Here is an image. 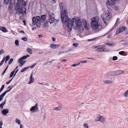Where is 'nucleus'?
<instances>
[{
    "label": "nucleus",
    "mask_w": 128,
    "mask_h": 128,
    "mask_svg": "<svg viewBox=\"0 0 128 128\" xmlns=\"http://www.w3.org/2000/svg\"><path fill=\"white\" fill-rule=\"evenodd\" d=\"M54 110H61V108L60 107H55L54 108Z\"/></svg>",
    "instance_id": "27"
},
{
    "label": "nucleus",
    "mask_w": 128,
    "mask_h": 128,
    "mask_svg": "<svg viewBox=\"0 0 128 128\" xmlns=\"http://www.w3.org/2000/svg\"><path fill=\"white\" fill-rule=\"evenodd\" d=\"M126 29L127 28L124 26H121L117 30L116 32V34H118L126 30Z\"/></svg>",
    "instance_id": "8"
},
{
    "label": "nucleus",
    "mask_w": 128,
    "mask_h": 128,
    "mask_svg": "<svg viewBox=\"0 0 128 128\" xmlns=\"http://www.w3.org/2000/svg\"><path fill=\"white\" fill-rule=\"evenodd\" d=\"M2 121H0V126L2 127Z\"/></svg>",
    "instance_id": "52"
},
{
    "label": "nucleus",
    "mask_w": 128,
    "mask_h": 128,
    "mask_svg": "<svg viewBox=\"0 0 128 128\" xmlns=\"http://www.w3.org/2000/svg\"><path fill=\"white\" fill-rule=\"evenodd\" d=\"M80 63H78V64H74L71 65V66L73 67H75L76 66H77L78 65H79Z\"/></svg>",
    "instance_id": "33"
},
{
    "label": "nucleus",
    "mask_w": 128,
    "mask_h": 128,
    "mask_svg": "<svg viewBox=\"0 0 128 128\" xmlns=\"http://www.w3.org/2000/svg\"><path fill=\"white\" fill-rule=\"evenodd\" d=\"M9 0H4V4H7L9 2Z\"/></svg>",
    "instance_id": "34"
},
{
    "label": "nucleus",
    "mask_w": 128,
    "mask_h": 128,
    "mask_svg": "<svg viewBox=\"0 0 128 128\" xmlns=\"http://www.w3.org/2000/svg\"><path fill=\"white\" fill-rule=\"evenodd\" d=\"M104 48V46H96L95 48H97L96 51L98 52H108V49Z\"/></svg>",
    "instance_id": "6"
},
{
    "label": "nucleus",
    "mask_w": 128,
    "mask_h": 128,
    "mask_svg": "<svg viewBox=\"0 0 128 128\" xmlns=\"http://www.w3.org/2000/svg\"><path fill=\"white\" fill-rule=\"evenodd\" d=\"M33 74H32L30 76V80L28 82V83L29 84H30L32 82L34 81V79L32 78Z\"/></svg>",
    "instance_id": "17"
},
{
    "label": "nucleus",
    "mask_w": 128,
    "mask_h": 128,
    "mask_svg": "<svg viewBox=\"0 0 128 128\" xmlns=\"http://www.w3.org/2000/svg\"><path fill=\"white\" fill-rule=\"evenodd\" d=\"M30 56V55H27L26 56H24L21 58V60L25 59L26 58Z\"/></svg>",
    "instance_id": "20"
},
{
    "label": "nucleus",
    "mask_w": 128,
    "mask_h": 128,
    "mask_svg": "<svg viewBox=\"0 0 128 128\" xmlns=\"http://www.w3.org/2000/svg\"><path fill=\"white\" fill-rule=\"evenodd\" d=\"M124 73L122 70H117L116 71L110 72H109V74L112 76H117L122 74Z\"/></svg>",
    "instance_id": "7"
},
{
    "label": "nucleus",
    "mask_w": 128,
    "mask_h": 128,
    "mask_svg": "<svg viewBox=\"0 0 128 128\" xmlns=\"http://www.w3.org/2000/svg\"><path fill=\"white\" fill-rule=\"evenodd\" d=\"M21 60V58H20L18 60V62L20 63L21 65H20V66H22L23 64H24L26 62V60Z\"/></svg>",
    "instance_id": "15"
},
{
    "label": "nucleus",
    "mask_w": 128,
    "mask_h": 128,
    "mask_svg": "<svg viewBox=\"0 0 128 128\" xmlns=\"http://www.w3.org/2000/svg\"><path fill=\"white\" fill-rule=\"evenodd\" d=\"M3 115H5L9 112V110L8 109H4L1 112Z\"/></svg>",
    "instance_id": "14"
},
{
    "label": "nucleus",
    "mask_w": 128,
    "mask_h": 128,
    "mask_svg": "<svg viewBox=\"0 0 128 128\" xmlns=\"http://www.w3.org/2000/svg\"><path fill=\"white\" fill-rule=\"evenodd\" d=\"M128 90L126 92L124 93L123 94V95L125 96L126 97H127L128 96Z\"/></svg>",
    "instance_id": "25"
},
{
    "label": "nucleus",
    "mask_w": 128,
    "mask_h": 128,
    "mask_svg": "<svg viewBox=\"0 0 128 128\" xmlns=\"http://www.w3.org/2000/svg\"><path fill=\"white\" fill-rule=\"evenodd\" d=\"M27 51L29 53L31 54L32 53V50L30 48H28L27 49Z\"/></svg>",
    "instance_id": "21"
},
{
    "label": "nucleus",
    "mask_w": 128,
    "mask_h": 128,
    "mask_svg": "<svg viewBox=\"0 0 128 128\" xmlns=\"http://www.w3.org/2000/svg\"><path fill=\"white\" fill-rule=\"evenodd\" d=\"M23 22L24 23V25H25L26 24V21L25 20H23Z\"/></svg>",
    "instance_id": "57"
},
{
    "label": "nucleus",
    "mask_w": 128,
    "mask_h": 128,
    "mask_svg": "<svg viewBox=\"0 0 128 128\" xmlns=\"http://www.w3.org/2000/svg\"><path fill=\"white\" fill-rule=\"evenodd\" d=\"M42 35H38V37L39 38H40L41 37H42Z\"/></svg>",
    "instance_id": "63"
},
{
    "label": "nucleus",
    "mask_w": 128,
    "mask_h": 128,
    "mask_svg": "<svg viewBox=\"0 0 128 128\" xmlns=\"http://www.w3.org/2000/svg\"><path fill=\"white\" fill-rule=\"evenodd\" d=\"M11 88L8 90L6 91H5L4 93L5 94H6L7 92H9L12 89V88L14 86L12 85L11 86Z\"/></svg>",
    "instance_id": "22"
},
{
    "label": "nucleus",
    "mask_w": 128,
    "mask_h": 128,
    "mask_svg": "<svg viewBox=\"0 0 128 128\" xmlns=\"http://www.w3.org/2000/svg\"><path fill=\"white\" fill-rule=\"evenodd\" d=\"M52 40L53 42H54L56 40V38H54L52 37Z\"/></svg>",
    "instance_id": "56"
},
{
    "label": "nucleus",
    "mask_w": 128,
    "mask_h": 128,
    "mask_svg": "<svg viewBox=\"0 0 128 128\" xmlns=\"http://www.w3.org/2000/svg\"><path fill=\"white\" fill-rule=\"evenodd\" d=\"M18 69H17L16 70V71L15 72V73L14 74V76L13 77V78L14 76H15V75H16V73H17V72H18Z\"/></svg>",
    "instance_id": "48"
},
{
    "label": "nucleus",
    "mask_w": 128,
    "mask_h": 128,
    "mask_svg": "<svg viewBox=\"0 0 128 128\" xmlns=\"http://www.w3.org/2000/svg\"><path fill=\"white\" fill-rule=\"evenodd\" d=\"M114 9L115 10H118V6H114Z\"/></svg>",
    "instance_id": "32"
},
{
    "label": "nucleus",
    "mask_w": 128,
    "mask_h": 128,
    "mask_svg": "<svg viewBox=\"0 0 128 128\" xmlns=\"http://www.w3.org/2000/svg\"><path fill=\"white\" fill-rule=\"evenodd\" d=\"M15 71V70H14L12 71L10 73V78H11L13 76V75Z\"/></svg>",
    "instance_id": "26"
},
{
    "label": "nucleus",
    "mask_w": 128,
    "mask_h": 128,
    "mask_svg": "<svg viewBox=\"0 0 128 128\" xmlns=\"http://www.w3.org/2000/svg\"><path fill=\"white\" fill-rule=\"evenodd\" d=\"M23 126L22 124H21L20 125V128H22Z\"/></svg>",
    "instance_id": "62"
},
{
    "label": "nucleus",
    "mask_w": 128,
    "mask_h": 128,
    "mask_svg": "<svg viewBox=\"0 0 128 128\" xmlns=\"http://www.w3.org/2000/svg\"><path fill=\"white\" fill-rule=\"evenodd\" d=\"M22 39L24 41H26L27 40V38L26 37L23 38Z\"/></svg>",
    "instance_id": "46"
},
{
    "label": "nucleus",
    "mask_w": 128,
    "mask_h": 128,
    "mask_svg": "<svg viewBox=\"0 0 128 128\" xmlns=\"http://www.w3.org/2000/svg\"><path fill=\"white\" fill-rule=\"evenodd\" d=\"M116 3V0H107L106 4L107 8L110 9H112Z\"/></svg>",
    "instance_id": "5"
},
{
    "label": "nucleus",
    "mask_w": 128,
    "mask_h": 128,
    "mask_svg": "<svg viewBox=\"0 0 128 128\" xmlns=\"http://www.w3.org/2000/svg\"><path fill=\"white\" fill-rule=\"evenodd\" d=\"M63 3L62 2H61L60 3V9H62V10L63 8V6L62 4H63Z\"/></svg>",
    "instance_id": "31"
},
{
    "label": "nucleus",
    "mask_w": 128,
    "mask_h": 128,
    "mask_svg": "<svg viewBox=\"0 0 128 128\" xmlns=\"http://www.w3.org/2000/svg\"><path fill=\"white\" fill-rule=\"evenodd\" d=\"M18 40H16L15 41V44L16 45L18 46H19V44L18 43Z\"/></svg>",
    "instance_id": "30"
},
{
    "label": "nucleus",
    "mask_w": 128,
    "mask_h": 128,
    "mask_svg": "<svg viewBox=\"0 0 128 128\" xmlns=\"http://www.w3.org/2000/svg\"><path fill=\"white\" fill-rule=\"evenodd\" d=\"M46 15H42L41 17L40 16H36L37 19L36 26L38 28H39L41 26V22H44L46 19Z\"/></svg>",
    "instance_id": "4"
},
{
    "label": "nucleus",
    "mask_w": 128,
    "mask_h": 128,
    "mask_svg": "<svg viewBox=\"0 0 128 128\" xmlns=\"http://www.w3.org/2000/svg\"><path fill=\"white\" fill-rule=\"evenodd\" d=\"M10 58V56L9 55L7 56H6V61H8V60Z\"/></svg>",
    "instance_id": "37"
},
{
    "label": "nucleus",
    "mask_w": 128,
    "mask_h": 128,
    "mask_svg": "<svg viewBox=\"0 0 128 128\" xmlns=\"http://www.w3.org/2000/svg\"><path fill=\"white\" fill-rule=\"evenodd\" d=\"M124 53L125 52L124 51H120L119 52V54L121 55H122L123 54H124Z\"/></svg>",
    "instance_id": "36"
},
{
    "label": "nucleus",
    "mask_w": 128,
    "mask_h": 128,
    "mask_svg": "<svg viewBox=\"0 0 128 128\" xmlns=\"http://www.w3.org/2000/svg\"><path fill=\"white\" fill-rule=\"evenodd\" d=\"M4 52V50H1L0 51V55L3 54Z\"/></svg>",
    "instance_id": "43"
},
{
    "label": "nucleus",
    "mask_w": 128,
    "mask_h": 128,
    "mask_svg": "<svg viewBox=\"0 0 128 128\" xmlns=\"http://www.w3.org/2000/svg\"><path fill=\"white\" fill-rule=\"evenodd\" d=\"M44 85L45 86H48V83H46L44 84Z\"/></svg>",
    "instance_id": "64"
},
{
    "label": "nucleus",
    "mask_w": 128,
    "mask_h": 128,
    "mask_svg": "<svg viewBox=\"0 0 128 128\" xmlns=\"http://www.w3.org/2000/svg\"><path fill=\"white\" fill-rule=\"evenodd\" d=\"M84 128H88V125L86 124H84Z\"/></svg>",
    "instance_id": "42"
},
{
    "label": "nucleus",
    "mask_w": 128,
    "mask_h": 128,
    "mask_svg": "<svg viewBox=\"0 0 128 128\" xmlns=\"http://www.w3.org/2000/svg\"><path fill=\"white\" fill-rule=\"evenodd\" d=\"M27 4V2H24L22 4L21 2V0H18L16 5L15 8L16 10H18V13L20 14H23L24 13H26V8H25Z\"/></svg>",
    "instance_id": "2"
},
{
    "label": "nucleus",
    "mask_w": 128,
    "mask_h": 128,
    "mask_svg": "<svg viewBox=\"0 0 128 128\" xmlns=\"http://www.w3.org/2000/svg\"><path fill=\"white\" fill-rule=\"evenodd\" d=\"M61 16L62 23L65 24L66 26L68 28V32L71 31L72 26L75 29L83 26L86 30H88L89 28V24L84 19H82V22L80 19L77 20L75 18H72L71 20L68 16L66 10H64V13L61 12Z\"/></svg>",
    "instance_id": "1"
},
{
    "label": "nucleus",
    "mask_w": 128,
    "mask_h": 128,
    "mask_svg": "<svg viewBox=\"0 0 128 128\" xmlns=\"http://www.w3.org/2000/svg\"><path fill=\"white\" fill-rule=\"evenodd\" d=\"M6 70V69H5V70H4V72H3L2 73V75H4V74Z\"/></svg>",
    "instance_id": "55"
},
{
    "label": "nucleus",
    "mask_w": 128,
    "mask_h": 128,
    "mask_svg": "<svg viewBox=\"0 0 128 128\" xmlns=\"http://www.w3.org/2000/svg\"><path fill=\"white\" fill-rule=\"evenodd\" d=\"M13 59L12 58H11L9 60L8 64H10L13 62Z\"/></svg>",
    "instance_id": "40"
},
{
    "label": "nucleus",
    "mask_w": 128,
    "mask_h": 128,
    "mask_svg": "<svg viewBox=\"0 0 128 128\" xmlns=\"http://www.w3.org/2000/svg\"><path fill=\"white\" fill-rule=\"evenodd\" d=\"M64 53V52H63V51H62V52H60L59 53H58V55H60V54H62L63 53Z\"/></svg>",
    "instance_id": "54"
},
{
    "label": "nucleus",
    "mask_w": 128,
    "mask_h": 128,
    "mask_svg": "<svg viewBox=\"0 0 128 128\" xmlns=\"http://www.w3.org/2000/svg\"><path fill=\"white\" fill-rule=\"evenodd\" d=\"M60 46L59 44H52L50 45V47L53 49L57 48Z\"/></svg>",
    "instance_id": "12"
},
{
    "label": "nucleus",
    "mask_w": 128,
    "mask_h": 128,
    "mask_svg": "<svg viewBox=\"0 0 128 128\" xmlns=\"http://www.w3.org/2000/svg\"><path fill=\"white\" fill-rule=\"evenodd\" d=\"M105 14L106 20H109L112 16L111 12H110L109 11H107Z\"/></svg>",
    "instance_id": "10"
},
{
    "label": "nucleus",
    "mask_w": 128,
    "mask_h": 128,
    "mask_svg": "<svg viewBox=\"0 0 128 128\" xmlns=\"http://www.w3.org/2000/svg\"><path fill=\"white\" fill-rule=\"evenodd\" d=\"M106 45H109L110 46H113V44H110L108 42L106 43Z\"/></svg>",
    "instance_id": "45"
},
{
    "label": "nucleus",
    "mask_w": 128,
    "mask_h": 128,
    "mask_svg": "<svg viewBox=\"0 0 128 128\" xmlns=\"http://www.w3.org/2000/svg\"><path fill=\"white\" fill-rule=\"evenodd\" d=\"M67 60L63 59L62 60H61V62H65L67 61Z\"/></svg>",
    "instance_id": "53"
},
{
    "label": "nucleus",
    "mask_w": 128,
    "mask_h": 128,
    "mask_svg": "<svg viewBox=\"0 0 128 128\" xmlns=\"http://www.w3.org/2000/svg\"><path fill=\"white\" fill-rule=\"evenodd\" d=\"M10 6H9V8H11L13 6V4L12 3H10L9 4Z\"/></svg>",
    "instance_id": "49"
},
{
    "label": "nucleus",
    "mask_w": 128,
    "mask_h": 128,
    "mask_svg": "<svg viewBox=\"0 0 128 128\" xmlns=\"http://www.w3.org/2000/svg\"><path fill=\"white\" fill-rule=\"evenodd\" d=\"M8 66H9V65H7V66H6V67L5 69H6V70L7 69V68H8Z\"/></svg>",
    "instance_id": "60"
},
{
    "label": "nucleus",
    "mask_w": 128,
    "mask_h": 128,
    "mask_svg": "<svg viewBox=\"0 0 128 128\" xmlns=\"http://www.w3.org/2000/svg\"><path fill=\"white\" fill-rule=\"evenodd\" d=\"M36 64H33L31 66H30V68H33L34 67V66H35Z\"/></svg>",
    "instance_id": "44"
},
{
    "label": "nucleus",
    "mask_w": 128,
    "mask_h": 128,
    "mask_svg": "<svg viewBox=\"0 0 128 128\" xmlns=\"http://www.w3.org/2000/svg\"><path fill=\"white\" fill-rule=\"evenodd\" d=\"M101 18L103 20L104 22L105 20H106V18L105 14H102L101 16Z\"/></svg>",
    "instance_id": "19"
},
{
    "label": "nucleus",
    "mask_w": 128,
    "mask_h": 128,
    "mask_svg": "<svg viewBox=\"0 0 128 128\" xmlns=\"http://www.w3.org/2000/svg\"><path fill=\"white\" fill-rule=\"evenodd\" d=\"M87 62V61L86 60H83L80 61L79 63H80H80H84L86 62Z\"/></svg>",
    "instance_id": "41"
},
{
    "label": "nucleus",
    "mask_w": 128,
    "mask_h": 128,
    "mask_svg": "<svg viewBox=\"0 0 128 128\" xmlns=\"http://www.w3.org/2000/svg\"><path fill=\"white\" fill-rule=\"evenodd\" d=\"M29 68L28 67H26L23 68L21 70V72H24V71L26 70L28 68Z\"/></svg>",
    "instance_id": "28"
},
{
    "label": "nucleus",
    "mask_w": 128,
    "mask_h": 128,
    "mask_svg": "<svg viewBox=\"0 0 128 128\" xmlns=\"http://www.w3.org/2000/svg\"><path fill=\"white\" fill-rule=\"evenodd\" d=\"M16 122L20 125V121L18 119H16Z\"/></svg>",
    "instance_id": "29"
},
{
    "label": "nucleus",
    "mask_w": 128,
    "mask_h": 128,
    "mask_svg": "<svg viewBox=\"0 0 128 128\" xmlns=\"http://www.w3.org/2000/svg\"><path fill=\"white\" fill-rule=\"evenodd\" d=\"M92 27L95 30H100L102 28V24L99 22V18L98 16H96L91 19Z\"/></svg>",
    "instance_id": "3"
},
{
    "label": "nucleus",
    "mask_w": 128,
    "mask_h": 128,
    "mask_svg": "<svg viewBox=\"0 0 128 128\" xmlns=\"http://www.w3.org/2000/svg\"><path fill=\"white\" fill-rule=\"evenodd\" d=\"M118 59V57L116 56H114L113 57L112 60H115Z\"/></svg>",
    "instance_id": "39"
},
{
    "label": "nucleus",
    "mask_w": 128,
    "mask_h": 128,
    "mask_svg": "<svg viewBox=\"0 0 128 128\" xmlns=\"http://www.w3.org/2000/svg\"><path fill=\"white\" fill-rule=\"evenodd\" d=\"M5 94L3 93L0 96V101L2 100L3 98V97Z\"/></svg>",
    "instance_id": "24"
},
{
    "label": "nucleus",
    "mask_w": 128,
    "mask_h": 128,
    "mask_svg": "<svg viewBox=\"0 0 128 128\" xmlns=\"http://www.w3.org/2000/svg\"><path fill=\"white\" fill-rule=\"evenodd\" d=\"M78 45V44L76 43H73V46L76 47L77 46V45Z\"/></svg>",
    "instance_id": "50"
},
{
    "label": "nucleus",
    "mask_w": 128,
    "mask_h": 128,
    "mask_svg": "<svg viewBox=\"0 0 128 128\" xmlns=\"http://www.w3.org/2000/svg\"><path fill=\"white\" fill-rule=\"evenodd\" d=\"M11 32L13 34H15V33H14V31H13V30H11Z\"/></svg>",
    "instance_id": "61"
},
{
    "label": "nucleus",
    "mask_w": 128,
    "mask_h": 128,
    "mask_svg": "<svg viewBox=\"0 0 128 128\" xmlns=\"http://www.w3.org/2000/svg\"><path fill=\"white\" fill-rule=\"evenodd\" d=\"M38 104H36L34 106H32L30 110V111L32 112H34L37 111L38 110Z\"/></svg>",
    "instance_id": "11"
},
{
    "label": "nucleus",
    "mask_w": 128,
    "mask_h": 128,
    "mask_svg": "<svg viewBox=\"0 0 128 128\" xmlns=\"http://www.w3.org/2000/svg\"><path fill=\"white\" fill-rule=\"evenodd\" d=\"M37 20L36 17H33L32 18V24L34 25H35L36 24L37 21L36 20Z\"/></svg>",
    "instance_id": "16"
},
{
    "label": "nucleus",
    "mask_w": 128,
    "mask_h": 128,
    "mask_svg": "<svg viewBox=\"0 0 128 128\" xmlns=\"http://www.w3.org/2000/svg\"><path fill=\"white\" fill-rule=\"evenodd\" d=\"M3 27L0 26V30L2 31Z\"/></svg>",
    "instance_id": "58"
},
{
    "label": "nucleus",
    "mask_w": 128,
    "mask_h": 128,
    "mask_svg": "<svg viewBox=\"0 0 128 128\" xmlns=\"http://www.w3.org/2000/svg\"><path fill=\"white\" fill-rule=\"evenodd\" d=\"M55 15L54 13L50 14L49 15V21L50 24L54 22L55 20Z\"/></svg>",
    "instance_id": "9"
},
{
    "label": "nucleus",
    "mask_w": 128,
    "mask_h": 128,
    "mask_svg": "<svg viewBox=\"0 0 128 128\" xmlns=\"http://www.w3.org/2000/svg\"><path fill=\"white\" fill-rule=\"evenodd\" d=\"M4 85H2V87H1V88H0V89L1 90H3V89L4 88Z\"/></svg>",
    "instance_id": "51"
},
{
    "label": "nucleus",
    "mask_w": 128,
    "mask_h": 128,
    "mask_svg": "<svg viewBox=\"0 0 128 128\" xmlns=\"http://www.w3.org/2000/svg\"><path fill=\"white\" fill-rule=\"evenodd\" d=\"M120 19L119 18H118L116 20V22L115 24L114 25V26L115 25L117 24V25L118 24V22L120 21Z\"/></svg>",
    "instance_id": "35"
},
{
    "label": "nucleus",
    "mask_w": 128,
    "mask_h": 128,
    "mask_svg": "<svg viewBox=\"0 0 128 128\" xmlns=\"http://www.w3.org/2000/svg\"><path fill=\"white\" fill-rule=\"evenodd\" d=\"M13 78H12L11 80H10L6 82V84H9L10 83V82H11V81H12V79H13Z\"/></svg>",
    "instance_id": "47"
},
{
    "label": "nucleus",
    "mask_w": 128,
    "mask_h": 128,
    "mask_svg": "<svg viewBox=\"0 0 128 128\" xmlns=\"http://www.w3.org/2000/svg\"><path fill=\"white\" fill-rule=\"evenodd\" d=\"M2 31L4 32H8V30L6 29V28L4 27H3Z\"/></svg>",
    "instance_id": "23"
},
{
    "label": "nucleus",
    "mask_w": 128,
    "mask_h": 128,
    "mask_svg": "<svg viewBox=\"0 0 128 128\" xmlns=\"http://www.w3.org/2000/svg\"><path fill=\"white\" fill-rule=\"evenodd\" d=\"M104 82L105 83L108 84L112 83V82L111 80H106L105 82Z\"/></svg>",
    "instance_id": "38"
},
{
    "label": "nucleus",
    "mask_w": 128,
    "mask_h": 128,
    "mask_svg": "<svg viewBox=\"0 0 128 128\" xmlns=\"http://www.w3.org/2000/svg\"><path fill=\"white\" fill-rule=\"evenodd\" d=\"M20 32L21 33H23L24 34L25 33V32H24V31L23 30H21L20 31Z\"/></svg>",
    "instance_id": "59"
},
{
    "label": "nucleus",
    "mask_w": 128,
    "mask_h": 128,
    "mask_svg": "<svg viewBox=\"0 0 128 128\" xmlns=\"http://www.w3.org/2000/svg\"><path fill=\"white\" fill-rule=\"evenodd\" d=\"M48 21H46L44 23V28H46L48 27Z\"/></svg>",
    "instance_id": "18"
},
{
    "label": "nucleus",
    "mask_w": 128,
    "mask_h": 128,
    "mask_svg": "<svg viewBox=\"0 0 128 128\" xmlns=\"http://www.w3.org/2000/svg\"><path fill=\"white\" fill-rule=\"evenodd\" d=\"M100 117L98 120L96 121H98L104 123L105 120V118L104 116L100 115Z\"/></svg>",
    "instance_id": "13"
}]
</instances>
